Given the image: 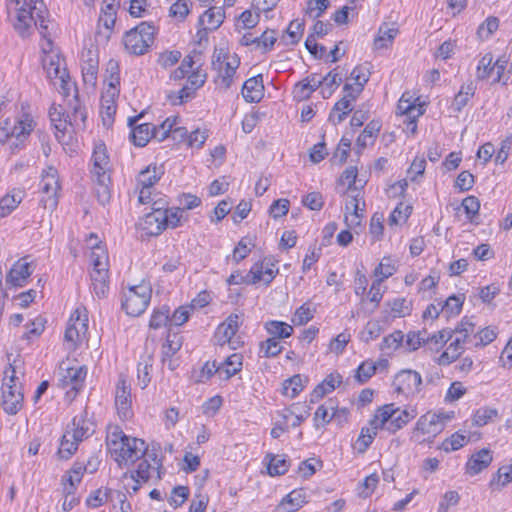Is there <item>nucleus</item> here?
<instances>
[{"label": "nucleus", "instance_id": "1", "mask_svg": "<svg viewBox=\"0 0 512 512\" xmlns=\"http://www.w3.org/2000/svg\"><path fill=\"white\" fill-rule=\"evenodd\" d=\"M16 5L17 16L13 24L14 29L22 38H28L32 35L33 26H35L42 37L49 34V24L47 19L48 10L43 0H10Z\"/></svg>", "mask_w": 512, "mask_h": 512}, {"label": "nucleus", "instance_id": "2", "mask_svg": "<svg viewBox=\"0 0 512 512\" xmlns=\"http://www.w3.org/2000/svg\"><path fill=\"white\" fill-rule=\"evenodd\" d=\"M50 30L49 28V31ZM50 34L49 32L46 37H42L45 40V42L41 44V50L44 53V57L42 58L43 68L50 80L59 81L60 92L63 96L67 97L70 94L72 83L70 82L66 69L62 67L59 55L52 53L53 43Z\"/></svg>", "mask_w": 512, "mask_h": 512}, {"label": "nucleus", "instance_id": "3", "mask_svg": "<svg viewBox=\"0 0 512 512\" xmlns=\"http://www.w3.org/2000/svg\"><path fill=\"white\" fill-rule=\"evenodd\" d=\"M156 27L150 22H141L123 36L126 51L133 55H143L154 42Z\"/></svg>", "mask_w": 512, "mask_h": 512}, {"label": "nucleus", "instance_id": "4", "mask_svg": "<svg viewBox=\"0 0 512 512\" xmlns=\"http://www.w3.org/2000/svg\"><path fill=\"white\" fill-rule=\"evenodd\" d=\"M23 393L21 384L17 382L15 369L10 364L4 372L2 384V408L10 415H15L22 408Z\"/></svg>", "mask_w": 512, "mask_h": 512}, {"label": "nucleus", "instance_id": "5", "mask_svg": "<svg viewBox=\"0 0 512 512\" xmlns=\"http://www.w3.org/2000/svg\"><path fill=\"white\" fill-rule=\"evenodd\" d=\"M152 289L150 283L142 281L138 285L131 286L125 293L122 308L133 317L141 315L149 305Z\"/></svg>", "mask_w": 512, "mask_h": 512}, {"label": "nucleus", "instance_id": "6", "mask_svg": "<svg viewBox=\"0 0 512 512\" xmlns=\"http://www.w3.org/2000/svg\"><path fill=\"white\" fill-rule=\"evenodd\" d=\"M60 191V183L58 171L53 166H48L41 174V192L43 194L40 203L50 211L58 206V194Z\"/></svg>", "mask_w": 512, "mask_h": 512}, {"label": "nucleus", "instance_id": "7", "mask_svg": "<svg viewBox=\"0 0 512 512\" xmlns=\"http://www.w3.org/2000/svg\"><path fill=\"white\" fill-rule=\"evenodd\" d=\"M240 64V59L236 54L228 55L223 49H215L212 56V67L217 70L218 77L225 89H228L232 83L236 69Z\"/></svg>", "mask_w": 512, "mask_h": 512}, {"label": "nucleus", "instance_id": "8", "mask_svg": "<svg viewBox=\"0 0 512 512\" xmlns=\"http://www.w3.org/2000/svg\"><path fill=\"white\" fill-rule=\"evenodd\" d=\"M60 369L62 370V373L59 379V386L63 389H67L65 393L66 398L69 401H72L83 387L87 375V369L85 366L66 368L60 366Z\"/></svg>", "mask_w": 512, "mask_h": 512}, {"label": "nucleus", "instance_id": "9", "mask_svg": "<svg viewBox=\"0 0 512 512\" xmlns=\"http://www.w3.org/2000/svg\"><path fill=\"white\" fill-rule=\"evenodd\" d=\"M147 445L144 440L127 437L123 445L113 450L111 455L115 461L122 466L123 464L134 463L146 454Z\"/></svg>", "mask_w": 512, "mask_h": 512}, {"label": "nucleus", "instance_id": "10", "mask_svg": "<svg viewBox=\"0 0 512 512\" xmlns=\"http://www.w3.org/2000/svg\"><path fill=\"white\" fill-rule=\"evenodd\" d=\"M421 375L414 370H402L393 380L395 391L406 396L415 395L421 391Z\"/></svg>", "mask_w": 512, "mask_h": 512}, {"label": "nucleus", "instance_id": "11", "mask_svg": "<svg viewBox=\"0 0 512 512\" xmlns=\"http://www.w3.org/2000/svg\"><path fill=\"white\" fill-rule=\"evenodd\" d=\"M131 387L127 382L126 376L119 375L115 389V407L118 415L122 419H128L132 416Z\"/></svg>", "mask_w": 512, "mask_h": 512}, {"label": "nucleus", "instance_id": "12", "mask_svg": "<svg viewBox=\"0 0 512 512\" xmlns=\"http://www.w3.org/2000/svg\"><path fill=\"white\" fill-rule=\"evenodd\" d=\"M451 418L449 414L427 412L418 419L415 430L435 437L444 430L445 423Z\"/></svg>", "mask_w": 512, "mask_h": 512}, {"label": "nucleus", "instance_id": "13", "mask_svg": "<svg viewBox=\"0 0 512 512\" xmlns=\"http://www.w3.org/2000/svg\"><path fill=\"white\" fill-rule=\"evenodd\" d=\"M81 70L83 81L86 85L94 87L97 82L99 58L96 47H89L82 51L81 54Z\"/></svg>", "mask_w": 512, "mask_h": 512}, {"label": "nucleus", "instance_id": "14", "mask_svg": "<svg viewBox=\"0 0 512 512\" xmlns=\"http://www.w3.org/2000/svg\"><path fill=\"white\" fill-rule=\"evenodd\" d=\"M344 96L335 103L329 115V120L334 125L341 123L345 117L353 110V103L358 98V94L352 90V85L346 83L343 87Z\"/></svg>", "mask_w": 512, "mask_h": 512}, {"label": "nucleus", "instance_id": "15", "mask_svg": "<svg viewBox=\"0 0 512 512\" xmlns=\"http://www.w3.org/2000/svg\"><path fill=\"white\" fill-rule=\"evenodd\" d=\"M153 464H151L148 459H144L138 465V468L135 472V475L132 474V479L136 482V484L132 487L133 492H137L140 488V482H147L149 479L161 478L160 468L162 467L161 459L157 458L156 454L152 456Z\"/></svg>", "mask_w": 512, "mask_h": 512}, {"label": "nucleus", "instance_id": "16", "mask_svg": "<svg viewBox=\"0 0 512 512\" xmlns=\"http://www.w3.org/2000/svg\"><path fill=\"white\" fill-rule=\"evenodd\" d=\"M163 207H152V212L147 213L138 222V227L149 236H157L165 230V217Z\"/></svg>", "mask_w": 512, "mask_h": 512}, {"label": "nucleus", "instance_id": "17", "mask_svg": "<svg viewBox=\"0 0 512 512\" xmlns=\"http://www.w3.org/2000/svg\"><path fill=\"white\" fill-rule=\"evenodd\" d=\"M278 273L275 263L271 258H264L261 262L255 263L248 272L251 284L263 282L269 285Z\"/></svg>", "mask_w": 512, "mask_h": 512}, {"label": "nucleus", "instance_id": "18", "mask_svg": "<svg viewBox=\"0 0 512 512\" xmlns=\"http://www.w3.org/2000/svg\"><path fill=\"white\" fill-rule=\"evenodd\" d=\"M32 274L30 264L25 258L15 262L6 275V283L14 287H22Z\"/></svg>", "mask_w": 512, "mask_h": 512}, {"label": "nucleus", "instance_id": "19", "mask_svg": "<svg viewBox=\"0 0 512 512\" xmlns=\"http://www.w3.org/2000/svg\"><path fill=\"white\" fill-rule=\"evenodd\" d=\"M239 328V316L231 314L227 319L221 323L215 331L214 339L218 345H225L230 343L232 337L236 334Z\"/></svg>", "mask_w": 512, "mask_h": 512}, {"label": "nucleus", "instance_id": "20", "mask_svg": "<svg viewBox=\"0 0 512 512\" xmlns=\"http://www.w3.org/2000/svg\"><path fill=\"white\" fill-rule=\"evenodd\" d=\"M141 116L142 114L128 119V124L132 128L130 139L133 144L138 147H144L150 141V139H152L150 123L135 125Z\"/></svg>", "mask_w": 512, "mask_h": 512}, {"label": "nucleus", "instance_id": "21", "mask_svg": "<svg viewBox=\"0 0 512 512\" xmlns=\"http://www.w3.org/2000/svg\"><path fill=\"white\" fill-rule=\"evenodd\" d=\"M264 95L262 75H257L246 80L242 87L243 98L250 103L259 102Z\"/></svg>", "mask_w": 512, "mask_h": 512}, {"label": "nucleus", "instance_id": "22", "mask_svg": "<svg viewBox=\"0 0 512 512\" xmlns=\"http://www.w3.org/2000/svg\"><path fill=\"white\" fill-rule=\"evenodd\" d=\"M492 462V454L489 449L483 448L473 454L466 463V473L473 476L486 469Z\"/></svg>", "mask_w": 512, "mask_h": 512}, {"label": "nucleus", "instance_id": "23", "mask_svg": "<svg viewBox=\"0 0 512 512\" xmlns=\"http://www.w3.org/2000/svg\"><path fill=\"white\" fill-rule=\"evenodd\" d=\"M323 84V78L318 74H311L295 85L294 93L298 98L306 99Z\"/></svg>", "mask_w": 512, "mask_h": 512}, {"label": "nucleus", "instance_id": "24", "mask_svg": "<svg viewBox=\"0 0 512 512\" xmlns=\"http://www.w3.org/2000/svg\"><path fill=\"white\" fill-rule=\"evenodd\" d=\"M350 199L345 204V222L349 228L360 225L363 217V209H360L358 194L350 195Z\"/></svg>", "mask_w": 512, "mask_h": 512}, {"label": "nucleus", "instance_id": "25", "mask_svg": "<svg viewBox=\"0 0 512 512\" xmlns=\"http://www.w3.org/2000/svg\"><path fill=\"white\" fill-rule=\"evenodd\" d=\"M342 382L339 374L328 375L320 384H318L310 395V401L316 402L323 398L327 393L332 392Z\"/></svg>", "mask_w": 512, "mask_h": 512}, {"label": "nucleus", "instance_id": "26", "mask_svg": "<svg viewBox=\"0 0 512 512\" xmlns=\"http://www.w3.org/2000/svg\"><path fill=\"white\" fill-rule=\"evenodd\" d=\"M84 463L76 461L67 474L63 477V485L68 494L75 492L78 484L81 482L84 473H86Z\"/></svg>", "mask_w": 512, "mask_h": 512}, {"label": "nucleus", "instance_id": "27", "mask_svg": "<svg viewBox=\"0 0 512 512\" xmlns=\"http://www.w3.org/2000/svg\"><path fill=\"white\" fill-rule=\"evenodd\" d=\"M397 111L399 114L407 116V118H418L424 113L422 106L417 105L408 92L404 93L399 99Z\"/></svg>", "mask_w": 512, "mask_h": 512}, {"label": "nucleus", "instance_id": "28", "mask_svg": "<svg viewBox=\"0 0 512 512\" xmlns=\"http://www.w3.org/2000/svg\"><path fill=\"white\" fill-rule=\"evenodd\" d=\"M225 19V12L222 7H212L204 12V14L199 18V24L203 25L207 22V28H204V33L207 30H216L218 29Z\"/></svg>", "mask_w": 512, "mask_h": 512}, {"label": "nucleus", "instance_id": "29", "mask_svg": "<svg viewBox=\"0 0 512 512\" xmlns=\"http://www.w3.org/2000/svg\"><path fill=\"white\" fill-rule=\"evenodd\" d=\"M96 176V182H95V188L94 193L98 200V202L101 205H106L111 198L110 189L108 186V183L110 181V177L107 174V172H100L97 171Z\"/></svg>", "mask_w": 512, "mask_h": 512}, {"label": "nucleus", "instance_id": "30", "mask_svg": "<svg viewBox=\"0 0 512 512\" xmlns=\"http://www.w3.org/2000/svg\"><path fill=\"white\" fill-rule=\"evenodd\" d=\"M398 413V407H395L394 404H385L382 407L378 408L370 420V425H375L379 429H386L388 423L392 420L393 414Z\"/></svg>", "mask_w": 512, "mask_h": 512}, {"label": "nucleus", "instance_id": "31", "mask_svg": "<svg viewBox=\"0 0 512 512\" xmlns=\"http://www.w3.org/2000/svg\"><path fill=\"white\" fill-rule=\"evenodd\" d=\"M49 117L56 129V137L60 140V134L64 136L68 127V118L61 105L53 104L49 109Z\"/></svg>", "mask_w": 512, "mask_h": 512}, {"label": "nucleus", "instance_id": "32", "mask_svg": "<svg viewBox=\"0 0 512 512\" xmlns=\"http://www.w3.org/2000/svg\"><path fill=\"white\" fill-rule=\"evenodd\" d=\"M306 502V495L302 489L293 490L281 501L279 508L283 512H294Z\"/></svg>", "mask_w": 512, "mask_h": 512}, {"label": "nucleus", "instance_id": "33", "mask_svg": "<svg viewBox=\"0 0 512 512\" xmlns=\"http://www.w3.org/2000/svg\"><path fill=\"white\" fill-rule=\"evenodd\" d=\"M336 415V406L332 399L320 405L314 416L315 427L319 428L328 424Z\"/></svg>", "mask_w": 512, "mask_h": 512}, {"label": "nucleus", "instance_id": "34", "mask_svg": "<svg viewBox=\"0 0 512 512\" xmlns=\"http://www.w3.org/2000/svg\"><path fill=\"white\" fill-rule=\"evenodd\" d=\"M397 34V28H389L387 25L381 26L378 30L377 36L374 39L373 48L375 50L388 48L392 45Z\"/></svg>", "mask_w": 512, "mask_h": 512}, {"label": "nucleus", "instance_id": "35", "mask_svg": "<svg viewBox=\"0 0 512 512\" xmlns=\"http://www.w3.org/2000/svg\"><path fill=\"white\" fill-rule=\"evenodd\" d=\"M163 174L162 167L149 165L137 177V186L153 187Z\"/></svg>", "mask_w": 512, "mask_h": 512}, {"label": "nucleus", "instance_id": "36", "mask_svg": "<svg viewBox=\"0 0 512 512\" xmlns=\"http://www.w3.org/2000/svg\"><path fill=\"white\" fill-rule=\"evenodd\" d=\"M242 369V356L240 354H232L219 365V374L224 375V379H229Z\"/></svg>", "mask_w": 512, "mask_h": 512}, {"label": "nucleus", "instance_id": "37", "mask_svg": "<svg viewBox=\"0 0 512 512\" xmlns=\"http://www.w3.org/2000/svg\"><path fill=\"white\" fill-rule=\"evenodd\" d=\"M33 127V119L29 115H25L23 119H20L10 130L11 138H14L19 142H24L33 130Z\"/></svg>", "mask_w": 512, "mask_h": 512}, {"label": "nucleus", "instance_id": "38", "mask_svg": "<svg viewBox=\"0 0 512 512\" xmlns=\"http://www.w3.org/2000/svg\"><path fill=\"white\" fill-rule=\"evenodd\" d=\"M512 482V463L500 467L497 474L491 479L489 485L493 491H500Z\"/></svg>", "mask_w": 512, "mask_h": 512}, {"label": "nucleus", "instance_id": "39", "mask_svg": "<svg viewBox=\"0 0 512 512\" xmlns=\"http://www.w3.org/2000/svg\"><path fill=\"white\" fill-rule=\"evenodd\" d=\"M307 379H303L300 374H296L289 379H286L282 384V394L295 398L304 388Z\"/></svg>", "mask_w": 512, "mask_h": 512}, {"label": "nucleus", "instance_id": "40", "mask_svg": "<svg viewBox=\"0 0 512 512\" xmlns=\"http://www.w3.org/2000/svg\"><path fill=\"white\" fill-rule=\"evenodd\" d=\"M453 337V329H443L432 335L427 332L425 341V345L428 346L431 350L438 351L441 349L449 340Z\"/></svg>", "mask_w": 512, "mask_h": 512}, {"label": "nucleus", "instance_id": "41", "mask_svg": "<svg viewBox=\"0 0 512 512\" xmlns=\"http://www.w3.org/2000/svg\"><path fill=\"white\" fill-rule=\"evenodd\" d=\"M79 443L70 436V430H66L62 436L57 455L60 459L68 460L78 449Z\"/></svg>", "mask_w": 512, "mask_h": 512}, {"label": "nucleus", "instance_id": "42", "mask_svg": "<svg viewBox=\"0 0 512 512\" xmlns=\"http://www.w3.org/2000/svg\"><path fill=\"white\" fill-rule=\"evenodd\" d=\"M499 416L498 410L490 407H481L473 414V425L482 427L494 422Z\"/></svg>", "mask_w": 512, "mask_h": 512}, {"label": "nucleus", "instance_id": "43", "mask_svg": "<svg viewBox=\"0 0 512 512\" xmlns=\"http://www.w3.org/2000/svg\"><path fill=\"white\" fill-rule=\"evenodd\" d=\"M463 352L464 347L460 344L459 339H454L449 344L447 349L439 356L438 364L449 365L454 362Z\"/></svg>", "mask_w": 512, "mask_h": 512}, {"label": "nucleus", "instance_id": "44", "mask_svg": "<svg viewBox=\"0 0 512 512\" xmlns=\"http://www.w3.org/2000/svg\"><path fill=\"white\" fill-rule=\"evenodd\" d=\"M265 328L272 338L275 339L288 338L293 333V327L281 321H269L266 323Z\"/></svg>", "mask_w": 512, "mask_h": 512}, {"label": "nucleus", "instance_id": "45", "mask_svg": "<svg viewBox=\"0 0 512 512\" xmlns=\"http://www.w3.org/2000/svg\"><path fill=\"white\" fill-rule=\"evenodd\" d=\"M370 71L364 66H356L351 74L350 78L354 81L355 87L352 86L354 93L360 95L364 89L365 84L369 81Z\"/></svg>", "mask_w": 512, "mask_h": 512}, {"label": "nucleus", "instance_id": "46", "mask_svg": "<svg viewBox=\"0 0 512 512\" xmlns=\"http://www.w3.org/2000/svg\"><path fill=\"white\" fill-rule=\"evenodd\" d=\"M474 93L475 87L473 83L463 85L454 97L452 102V109L455 112H460L467 105L469 99L474 95Z\"/></svg>", "mask_w": 512, "mask_h": 512}, {"label": "nucleus", "instance_id": "47", "mask_svg": "<svg viewBox=\"0 0 512 512\" xmlns=\"http://www.w3.org/2000/svg\"><path fill=\"white\" fill-rule=\"evenodd\" d=\"M90 435V424L89 422L80 417H75L72 421V429L70 431V436L77 441L78 443L82 442L83 439L87 438Z\"/></svg>", "mask_w": 512, "mask_h": 512}, {"label": "nucleus", "instance_id": "48", "mask_svg": "<svg viewBox=\"0 0 512 512\" xmlns=\"http://www.w3.org/2000/svg\"><path fill=\"white\" fill-rule=\"evenodd\" d=\"M106 80L108 81L109 89L107 90V93H110L112 90L111 95H115L116 87L120 84V77H119V64L116 60L111 59L108 61L106 65Z\"/></svg>", "mask_w": 512, "mask_h": 512}, {"label": "nucleus", "instance_id": "49", "mask_svg": "<svg viewBox=\"0 0 512 512\" xmlns=\"http://www.w3.org/2000/svg\"><path fill=\"white\" fill-rule=\"evenodd\" d=\"M21 192L6 194L0 199V218L8 216L21 203Z\"/></svg>", "mask_w": 512, "mask_h": 512}, {"label": "nucleus", "instance_id": "50", "mask_svg": "<svg viewBox=\"0 0 512 512\" xmlns=\"http://www.w3.org/2000/svg\"><path fill=\"white\" fill-rule=\"evenodd\" d=\"M415 416L416 414L414 411L409 412L408 410H400L398 408V413L393 414L392 420L387 425V430L391 433H395L396 431L403 428Z\"/></svg>", "mask_w": 512, "mask_h": 512}, {"label": "nucleus", "instance_id": "51", "mask_svg": "<svg viewBox=\"0 0 512 512\" xmlns=\"http://www.w3.org/2000/svg\"><path fill=\"white\" fill-rule=\"evenodd\" d=\"M381 123L378 120L370 121L362 133L358 136L356 140V145L360 148H365L368 145V138H376L378 132L380 131Z\"/></svg>", "mask_w": 512, "mask_h": 512}, {"label": "nucleus", "instance_id": "52", "mask_svg": "<svg viewBox=\"0 0 512 512\" xmlns=\"http://www.w3.org/2000/svg\"><path fill=\"white\" fill-rule=\"evenodd\" d=\"M151 359L147 358L138 363L137 366V384L141 389H145L151 381Z\"/></svg>", "mask_w": 512, "mask_h": 512}, {"label": "nucleus", "instance_id": "53", "mask_svg": "<svg viewBox=\"0 0 512 512\" xmlns=\"http://www.w3.org/2000/svg\"><path fill=\"white\" fill-rule=\"evenodd\" d=\"M116 22V15L111 13H100L98 25L99 28L103 27L104 30H99L98 35L108 41L111 37L113 27Z\"/></svg>", "mask_w": 512, "mask_h": 512}, {"label": "nucleus", "instance_id": "54", "mask_svg": "<svg viewBox=\"0 0 512 512\" xmlns=\"http://www.w3.org/2000/svg\"><path fill=\"white\" fill-rule=\"evenodd\" d=\"M378 427L375 425H370V427H363L361 429L360 435L357 439V445L359 452H364L367 450V448L372 443L373 439L375 438Z\"/></svg>", "mask_w": 512, "mask_h": 512}, {"label": "nucleus", "instance_id": "55", "mask_svg": "<svg viewBox=\"0 0 512 512\" xmlns=\"http://www.w3.org/2000/svg\"><path fill=\"white\" fill-rule=\"evenodd\" d=\"M127 435L117 426L111 428L106 436V445L111 453L113 450H117V447L123 445V442L127 439Z\"/></svg>", "mask_w": 512, "mask_h": 512}, {"label": "nucleus", "instance_id": "56", "mask_svg": "<svg viewBox=\"0 0 512 512\" xmlns=\"http://www.w3.org/2000/svg\"><path fill=\"white\" fill-rule=\"evenodd\" d=\"M266 458L269 459L268 472L271 476L283 475L287 472L289 468L287 459L279 458L271 454H268Z\"/></svg>", "mask_w": 512, "mask_h": 512}, {"label": "nucleus", "instance_id": "57", "mask_svg": "<svg viewBox=\"0 0 512 512\" xmlns=\"http://www.w3.org/2000/svg\"><path fill=\"white\" fill-rule=\"evenodd\" d=\"M469 438L460 432L453 433L449 438H446L442 445L441 449L445 452L456 451L462 448L467 442Z\"/></svg>", "mask_w": 512, "mask_h": 512}, {"label": "nucleus", "instance_id": "58", "mask_svg": "<svg viewBox=\"0 0 512 512\" xmlns=\"http://www.w3.org/2000/svg\"><path fill=\"white\" fill-rule=\"evenodd\" d=\"M92 160L94 165V175L97 174V171L106 172V168L108 165V156L106 154V147L104 145H99L94 149Z\"/></svg>", "mask_w": 512, "mask_h": 512}, {"label": "nucleus", "instance_id": "59", "mask_svg": "<svg viewBox=\"0 0 512 512\" xmlns=\"http://www.w3.org/2000/svg\"><path fill=\"white\" fill-rule=\"evenodd\" d=\"M493 56L491 53L485 54L479 61L477 66L476 77L478 80H485L489 78L493 72Z\"/></svg>", "mask_w": 512, "mask_h": 512}, {"label": "nucleus", "instance_id": "60", "mask_svg": "<svg viewBox=\"0 0 512 512\" xmlns=\"http://www.w3.org/2000/svg\"><path fill=\"white\" fill-rule=\"evenodd\" d=\"M499 27V20L497 17L489 16L477 29L479 39H488Z\"/></svg>", "mask_w": 512, "mask_h": 512}, {"label": "nucleus", "instance_id": "61", "mask_svg": "<svg viewBox=\"0 0 512 512\" xmlns=\"http://www.w3.org/2000/svg\"><path fill=\"white\" fill-rule=\"evenodd\" d=\"M111 494H112L111 489L99 488L87 497L86 503L91 508H98V507L102 506L108 500V498L111 496Z\"/></svg>", "mask_w": 512, "mask_h": 512}, {"label": "nucleus", "instance_id": "62", "mask_svg": "<svg viewBox=\"0 0 512 512\" xmlns=\"http://www.w3.org/2000/svg\"><path fill=\"white\" fill-rule=\"evenodd\" d=\"M91 261L93 269H107L108 257L105 251L97 243L92 246Z\"/></svg>", "mask_w": 512, "mask_h": 512}, {"label": "nucleus", "instance_id": "63", "mask_svg": "<svg viewBox=\"0 0 512 512\" xmlns=\"http://www.w3.org/2000/svg\"><path fill=\"white\" fill-rule=\"evenodd\" d=\"M404 335L402 331H394L393 333L389 334L388 336L384 337L382 340V343L380 345V349L382 351L387 350H396L398 349L403 341Z\"/></svg>", "mask_w": 512, "mask_h": 512}, {"label": "nucleus", "instance_id": "64", "mask_svg": "<svg viewBox=\"0 0 512 512\" xmlns=\"http://www.w3.org/2000/svg\"><path fill=\"white\" fill-rule=\"evenodd\" d=\"M412 211V207L410 205H405L403 203H399L395 209L392 211L390 217H389V224L390 225H397L401 221L405 222L408 217L410 216Z\"/></svg>", "mask_w": 512, "mask_h": 512}]
</instances>
